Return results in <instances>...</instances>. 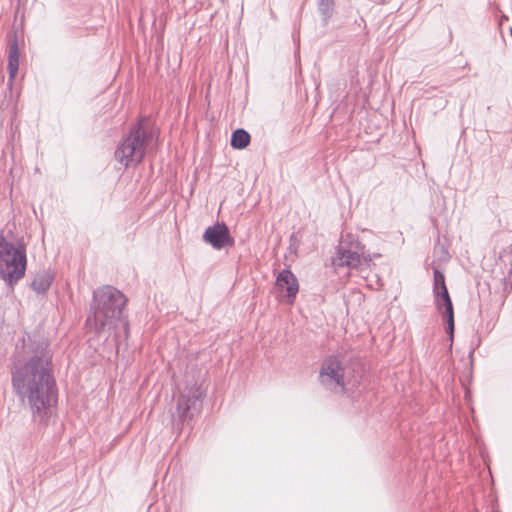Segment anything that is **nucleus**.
<instances>
[{
	"label": "nucleus",
	"instance_id": "obj_7",
	"mask_svg": "<svg viewBox=\"0 0 512 512\" xmlns=\"http://www.w3.org/2000/svg\"><path fill=\"white\" fill-rule=\"evenodd\" d=\"M204 392L197 382L186 385L177 400L176 412L182 423L192 420L202 408Z\"/></svg>",
	"mask_w": 512,
	"mask_h": 512
},
{
	"label": "nucleus",
	"instance_id": "obj_4",
	"mask_svg": "<svg viewBox=\"0 0 512 512\" xmlns=\"http://www.w3.org/2000/svg\"><path fill=\"white\" fill-rule=\"evenodd\" d=\"M26 267L25 245L15 246L0 236V278L13 288L25 276Z\"/></svg>",
	"mask_w": 512,
	"mask_h": 512
},
{
	"label": "nucleus",
	"instance_id": "obj_6",
	"mask_svg": "<svg viewBox=\"0 0 512 512\" xmlns=\"http://www.w3.org/2000/svg\"><path fill=\"white\" fill-rule=\"evenodd\" d=\"M433 276V294L435 298V305L437 310L442 313V316L447 324L446 332L452 339L454 334V309L448 289L445 284V277L444 274L438 269H434Z\"/></svg>",
	"mask_w": 512,
	"mask_h": 512
},
{
	"label": "nucleus",
	"instance_id": "obj_13",
	"mask_svg": "<svg viewBox=\"0 0 512 512\" xmlns=\"http://www.w3.org/2000/svg\"><path fill=\"white\" fill-rule=\"evenodd\" d=\"M251 136L243 128H238L232 132L230 144L234 149H244L250 144Z\"/></svg>",
	"mask_w": 512,
	"mask_h": 512
},
{
	"label": "nucleus",
	"instance_id": "obj_5",
	"mask_svg": "<svg viewBox=\"0 0 512 512\" xmlns=\"http://www.w3.org/2000/svg\"><path fill=\"white\" fill-rule=\"evenodd\" d=\"M364 254V246L353 234L342 236L336 247L335 256L332 258V265L335 269L341 267L357 268L361 264V257Z\"/></svg>",
	"mask_w": 512,
	"mask_h": 512
},
{
	"label": "nucleus",
	"instance_id": "obj_12",
	"mask_svg": "<svg viewBox=\"0 0 512 512\" xmlns=\"http://www.w3.org/2000/svg\"><path fill=\"white\" fill-rule=\"evenodd\" d=\"M7 69L9 73V82L12 83L19 69V46L16 37L9 43Z\"/></svg>",
	"mask_w": 512,
	"mask_h": 512
},
{
	"label": "nucleus",
	"instance_id": "obj_2",
	"mask_svg": "<svg viewBox=\"0 0 512 512\" xmlns=\"http://www.w3.org/2000/svg\"><path fill=\"white\" fill-rule=\"evenodd\" d=\"M126 296L110 285L97 288L93 292L90 304V313L86 324L96 334L112 329L117 322L122 321L125 339L129 336V323L123 319V310L126 306Z\"/></svg>",
	"mask_w": 512,
	"mask_h": 512
},
{
	"label": "nucleus",
	"instance_id": "obj_3",
	"mask_svg": "<svg viewBox=\"0 0 512 512\" xmlns=\"http://www.w3.org/2000/svg\"><path fill=\"white\" fill-rule=\"evenodd\" d=\"M145 118L134 124L115 150V159L124 167L136 166L145 157L146 148L154 138V132L145 127Z\"/></svg>",
	"mask_w": 512,
	"mask_h": 512
},
{
	"label": "nucleus",
	"instance_id": "obj_10",
	"mask_svg": "<svg viewBox=\"0 0 512 512\" xmlns=\"http://www.w3.org/2000/svg\"><path fill=\"white\" fill-rule=\"evenodd\" d=\"M276 286L286 291L289 303H292L299 291V284L296 276L290 269H283L276 278Z\"/></svg>",
	"mask_w": 512,
	"mask_h": 512
},
{
	"label": "nucleus",
	"instance_id": "obj_11",
	"mask_svg": "<svg viewBox=\"0 0 512 512\" xmlns=\"http://www.w3.org/2000/svg\"><path fill=\"white\" fill-rule=\"evenodd\" d=\"M54 273L51 270L37 272L31 282V288L38 295L45 294L52 285Z\"/></svg>",
	"mask_w": 512,
	"mask_h": 512
},
{
	"label": "nucleus",
	"instance_id": "obj_8",
	"mask_svg": "<svg viewBox=\"0 0 512 512\" xmlns=\"http://www.w3.org/2000/svg\"><path fill=\"white\" fill-rule=\"evenodd\" d=\"M318 379L326 390L334 393L345 391L344 367L338 357L330 355L323 360Z\"/></svg>",
	"mask_w": 512,
	"mask_h": 512
},
{
	"label": "nucleus",
	"instance_id": "obj_9",
	"mask_svg": "<svg viewBox=\"0 0 512 512\" xmlns=\"http://www.w3.org/2000/svg\"><path fill=\"white\" fill-rule=\"evenodd\" d=\"M202 239L216 250L234 245V239L230 234L229 228L223 222H216L214 225L207 227Z\"/></svg>",
	"mask_w": 512,
	"mask_h": 512
},
{
	"label": "nucleus",
	"instance_id": "obj_14",
	"mask_svg": "<svg viewBox=\"0 0 512 512\" xmlns=\"http://www.w3.org/2000/svg\"><path fill=\"white\" fill-rule=\"evenodd\" d=\"M318 11L321 14L323 25H327L334 11L333 0H317Z\"/></svg>",
	"mask_w": 512,
	"mask_h": 512
},
{
	"label": "nucleus",
	"instance_id": "obj_1",
	"mask_svg": "<svg viewBox=\"0 0 512 512\" xmlns=\"http://www.w3.org/2000/svg\"><path fill=\"white\" fill-rule=\"evenodd\" d=\"M9 371L13 393L29 408L33 422L48 426L59 396L49 341L23 337L10 357Z\"/></svg>",
	"mask_w": 512,
	"mask_h": 512
}]
</instances>
